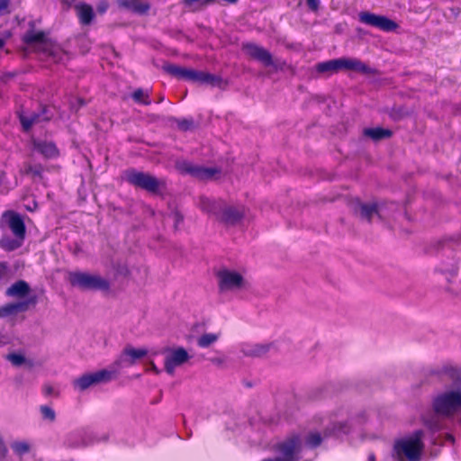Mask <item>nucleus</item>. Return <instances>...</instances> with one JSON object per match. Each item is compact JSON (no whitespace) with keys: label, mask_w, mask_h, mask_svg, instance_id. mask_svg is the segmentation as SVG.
Here are the masks:
<instances>
[{"label":"nucleus","mask_w":461,"mask_h":461,"mask_svg":"<svg viewBox=\"0 0 461 461\" xmlns=\"http://www.w3.org/2000/svg\"><path fill=\"white\" fill-rule=\"evenodd\" d=\"M321 443L319 432L293 434L275 446L276 456L263 461H312L308 453Z\"/></svg>","instance_id":"nucleus-1"},{"label":"nucleus","mask_w":461,"mask_h":461,"mask_svg":"<svg viewBox=\"0 0 461 461\" xmlns=\"http://www.w3.org/2000/svg\"><path fill=\"white\" fill-rule=\"evenodd\" d=\"M2 227L12 234H4L0 239V248L5 251L20 249L25 240L26 226L23 216L14 211H6L2 214Z\"/></svg>","instance_id":"nucleus-2"},{"label":"nucleus","mask_w":461,"mask_h":461,"mask_svg":"<svg viewBox=\"0 0 461 461\" xmlns=\"http://www.w3.org/2000/svg\"><path fill=\"white\" fill-rule=\"evenodd\" d=\"M423 436V431L419 429L395 440L393 461H420L424 449Z\"/></svg>","instance_id":"nucleus-3"},{"label":"nucleus","mask_w":461,"mask_h":461,"mask_svg":"<svg viewBox=\"0 0 461 461\" xmlns=\"http://www.w3.org/2000/svg\"><path fill=\"white\" fill-rule=\"evenodd\" d=\"M201 209L215 216V218L227 225H235L244 215L242 207L231 206L226 204L223 201H214L206 197L200 200Z\"/></svg>","instance_id":"nucleus-4"},{"label":"nucleus","mask_w":461,"mask_h":461,"mask_svg":"<svg viewBox=\"0 0 461 461\" xmlns=\"http://www.w3.org/2000/svg\"><path fill=\"white\" fill-rule=\"evenodd\" d=\"M24 41L56 63L63 62L67 57L60 46L46 39L43 32H28L24 36Z\"/></svg>","instance_id":"nucleus-5"},{"label":"nucleus","mask_w":461,"mask_h":461,"mask_svg":"<svg viewBox=\"0 0 461 461\" xmlns=\"http://www.w3.org/2000/svg\"><path fill=\"white\" fill-rule=\"evenodd\" d=\"M433 409L438 415L452 417L461 412V387L447 390L433 400Z\"/></svg>","instance_id":"nucleus-6"},{"label":"nucleus","mask_w":461,"mask_h":461,"mask_svg":"<svg viewBox=\"0 0 461 461\" xmlns=\"http://www.w3.org/2000/svg\"><path fill=\"white\" fill-rule=\"evenodd\" d=\"M164 70L178 79L193 83L207 84L212 86H216L220 83V78L218 77L202 70L187 68L174 64L165 65Z\"/></svg>","instance_id":"nucleus-7"},{"label":"nucleus","mask_w":461,"mask_h":461,"mask_svg":"<svg viewBox=\"0 0 461 461\" xmlns=\"http://www.w3.org/2000/svg\"><path fill=\"white\" fill-rule=\"evenodd\" d=\"M358 420L355 418L345 419L342 413L335 414L330 420L325 429V437H334L336 438L349 440L354 443L353 434Z\"/></svg>","instance_id":"nucleus-8"},{"label":"nucleus","mask_w":461,"mask_h":461,"mask_svg":"<svg viewBox=\"0 0 461 461\" xmlns=\"http://www.w3.org/2000/svg\"><path fill=\"white\" fill-rule=\"evenodd\" d=\"M124 177L125 180L132 185L152 194H158L165 186L163 180L158 179L148 173L136 171L134 169L126 171Z\"/></svg>","instance_id":"nucleus-9"},{"label":"nucleus","mask_w":461,"mask_h":461,"mask_svg":"<svg viewBox=\"0 0 461 461\" xmlns=\"http://www.w3.org/2000/svg\"><path fill=\"white\" fill-rule=\"evenodd\" d=\"M68 280L73 286H77L81 289H96L104 291L109 288V283L106 279L98 275L86 272H71L68 275Z\"/></svg>","instance_id":"nucleus-10"},{"label":"nucleus","mask_w":461,"mask_h":461,"mask_svg":"<svg viewBox=\"0 0 461 461\" xmlns=\"http://www.w3.org/2000/svg\"><path fill=\"white\" fill-rule=\"evenodd\" d=\"M176 166L181 172L189 174L200 180L216 179L221 174L217 167L194 165L188 161L178 162Z\"/></svg>","instance_id":"nucleus-11"},{"label":"nucleus","mask_w":461,"mask_h":461,"mask_svg":"<svg viewBox=\"0 0 461 461\" xmlns=\"http://www.w3.org/2000/svg\"><path fill=\"white\" fill-rule=\"evenodd\" d=\"M219 287L221 291H236L246 286L243 276L235 270L222 269L218 273Z\"/></svg>","instance_id":"nucleus-12"},{"label":"nucleus","mask_w":461,"mask_h":461,"mask_svg":"<svg viewBox=\"0 0 461 461\" xmlns=\"http://www.w3.org/2000/svg\"><path fill=\"white\" fill-rule=\"evenodd\" d=\"M113 372L100 370L94 373L85 374L73 381L75 390L83 392L93 385L111 380Z\"/></svg>","instance_id":"nucleus-13"},{"label":"nucleus","mask_w":461,"mask_h":461,"mask_svg":"<svg viewBox=\"0 0 461 461\" xmlns=\"http://www.w3.org/2000/svg\"><path fill=\"white\" fill-rule=\"evenodd\" d=\"M359 21L362 23L375 27L384 32H393L397 28V24L393 20L369 12H361L359 14Z\"/></svg>","instance_id":"nucleus-14"},{"label":"nucleus","mask_w":461,"mask_h":461,"mask_svg":"<svg viewBox=\"0 0 461 461\" xmlns=\"http://www.w3.org/2000/svg\"><path fill=\"white\" fill-rule=\"evenodd\" d=\"M148 355L149 350L146 348H135L131 346H127L122 350L115 364L120 367L130 366L134 365L137 360Z\"/></svg>","instance_id":"nucleus-15"},{"label":"nucleus","mask_w":461,"mask_h":461,"mask_svg":"<svg viewBox=\"0 0 461 461\" xmlns=\"http://www.w3.org/2000/svg\"><path fill=\"white\" fill-rule=\"evenodd\" d=\"M189 358L190 356L185 348H174L167 353L165 358V369L172 375L176 367L184 365Z\"/></svg>","instance_id":"nucleus-16"},{"label":"nucleus","mask_w":461,"mask_h":461,"mask_svg":"<svg viewBox=\"0 0 461 461\" xmlns=\"http://www.w3.org/2000/svg\"><path fill=\"white\" fill-rule=\"evenodd\" d=\"M32 443L28 440H14L10 447L18 461H41L32 452Z\"/></svg>","instance_id":"nucleus-17"},{"label":"nucleus","mask_w":461,"mask_h":461,"mask_svg":"<svg viewBox=\"0 0 461 461\" xmlns=\"http://www.w3.org/2000/svg\"><path fill=\"white\" fill-rule=\"evenodd\" d=\"M244 50L248 55L262 63L265 67L274 65L272 56L266 49L256 44L249 43L244 46Z\"/></svg>","instance_id":"nucleus-18"},{"label":"nucleus","mask_w":461,"mask_h":461,"mask_svg":"<svg viewBox=\"0 0 461 461\" xmlns=\"http://www.w3.org/2000/svg\"><path fill=\"white\" fill-rule=\"evenodd\" d=\"M32 150L40 153L45 158L53 159L59 157V152L56 145L51 141L32 139Z\"/></svg>","instance_id":"nucleus-19"},{"label":"nucleus","mask_w":461,"mask_h":461,"mask_svg":"<svg viewBox=\"0 0 461 461\" xmlns=\"http://www.w3.org/2000/svg\"><path fill=\"white\" fill-rule=\"evenodd\" d=\"M339 59V71H354L360 73H368L369 68L360 59L356 58H340Z\"/></svg>","instance_id":"nucleus-20"},{"label":"nucleus","mask_w":461,"mask_h":461,"mask_svg":"<svg viewBox=\"0 0 461 461\" xmlns=\"http://www.w3.org/2000/svg\"><path fill=\"white\" fill-rule=\"evenodd\" d=\"M77 14L83 24H89L94 18V11L91 5L78 3L75 5Z\"/></svg>","instance_id":"nucleus-21"},{"label":"nucleus","mask_w":461,"mask_h":461,"mask_svg":"<svg viewBox=\"0 0 461 461\" xmlns=\"http://www.w3.org/2000/svg\"><path fill=\"white\" fill-rule=\"evenodd\" d=\"M6 360H8L14 366H26L28 367H32L33 366V361L25 357V354L22 351H14L5 356Z\"/></svg>","instance_id":"nucleus-22"},{"label":"nucleus","mask_w":461,"mask_h":461,"mask_svg":"<svg viewBox=\"0 0 461 461\" xmlns=\"http://www.w3.org/2000/svg\"><path fill=\"white\" fill-rule=\"evenodd\" d=\"M118 4L139 14H145L149 9V4L143 0H118Z\"/></svg>","instance_id":"nucleus-23"},{"label":"nucleus","mask_w":461,"mask_h":461,"mask_svg":"<svg viewBox=\"0 0 461 461\" xmlns=\"http://www.w3.org/2000/svg\"><path fill=\"white\" fill-rule=\"evenodd\" d=\"M269 349V346L259 344H243L241 351L245 356L249 357H261L265 355Z\"/></svg>","instance_id":"nucleus-24"},{"label":"nucleus","mask_w":461,"mask_h":461,"mask_svg":"<svg viewBox=\"0 0 461 461\" xmlns=\"http://www.w3.org/2000/svg\"><path fill=\"white\" fill-rule=\"evenodd\" d=\"M315 69L318 73L321 74H333L339 71V59H330L324 62H320L316 64Z\"/></svg>","instance_id":"nucleus-25"},{"label":"nucleus","mask_w":461,"mask_h":461,"mask_svg":"<svg viewBox=\"0 0 461 461\" xmlns=\"http://www.w3.org/2000/svg\"><path fill=\"white\" fill-rule=\"evenodd\" d=\"M359 209L361 216L367 221H371L374 215L381 217V211L376 203H360Z\"/></svg>","instance_id":"nucleus-26"},{"label":"nucleus","mask_w":461,"mask_h":461,"mask_svg":"<svg viewBox=\"0 0 461 461\" xmlns=\"http://www.w3.org/2000/svg\"><path fill=\"white\" fill-rule=\"evenodd\" d=\"M29 285L24 281H18L12 285L6 291L7 295L23 297L29 293Z\"/></svg>","instance_id":"nucleus-27"},{"label":"nucleus","mask_w":461,"mask_h":461,"mask_svg":"<svg viewBox=\"0 0 461 461\" xmlns=\"http://www.w3.org/2000/svg\"><path fill=\"white\" fill-rule=\"evenodd\" d=\"M50 117L44 114H32L30 117L21 114L20 121L25 131H28L32 125L41 122L42 120H49Z\"/></svg>","instance_id":"nucleus-28"},{"label":"nucleus","mask_w":461,"mask_h":461,"mask_svg":"<svg viewBox=\"0 0 461 461\" xmlns=\"http://www.w3.org/2000/svg\"><path fill=\"white\" fill-rule=\"evenodd\" d=\"M220 338L219 333H205L203 334L198 339H197V345L200 348H208L212 344L215 343Z\"/></svg>","instance_id":"nucleus-29"},{"label":"nucleus","mask_w":461,"mask_h":461,"mask_svg":"<svg viewBox=\"0 0 461 461\" xmlns=\"http://www.w3.org/2000/svg\"><path fill=\"white\" fill-rule=\"evenodd\" d=\"M364 133L366 136H368L373 140H381L391 135V131L389 130H384L382 128L366 129Z\"/></svg>","instance_id":"nucleus-30"},{"label":"nucleus","mask_w":461,"mask_h":461,"mask_svg":"<svg viewBox=\"0 0 461 461\" xmlns=\"http://www.w3.org/2000/svg\"><path fill=\"white\" fill-rule=\"evenodd\" d=\"M26 309V304L23 303H10L0 310V314L5 316L8 314L14 313L18 311H23Z\"/></svg>","instance_id":"nucleus-31"},{"label":"nucleus","mask_w":461,"mask_h":461,"mask_svg":"<svg viewBox=\"0 0 461 461\" xmlns=\"http://www.w3.org/2000/svg\"><path fill=\"white\" fill-rule=\"evenodd\" d=\"M149 92L142 89H137L132 94V98L135 102L142 104H149Z\"/></svg>","instance_id":"nucleus-32"},{"label":"nucleus","mask_w":461,"mask_h":461,"mask_svg":"<svg viewBox=\"0 0 461 461\" xmlns=\"http://www.w3.org/2000/svg\"><path fill=\"white\" fill-rule=\"evenodd\" d=\"M190 7H203L214 3V0H183Z\"/></svg>","instance_id":"nucleus-33"},{"label":"nucleus","mask_w":461,"mask_h":461,"mask_svg":"<svg viewBox=\"0 0 461 461\" xmlns=\"http://www.w3.org/2000/svg\"><path fill=\"white\" fill-rule=\"evenodd\" d=\"M41 412L45 420H53L55 419V411L49 406H41Z\"/></svg>","instance_id":"nucleus-34"},{"label":"nucleus","mask_w":461,"mask_h":461,"mask_svg":"<svg viewBox=\"0 0 461 461\" xmlns=\"http://www.w3.org/2000/svg\"><path fill=\"white\" fill-rule=\"evenodd\" d=\"M9 278V268L6 263L0 262V284Z\"/></svg>","instance_id":"nucleus-35"},{"label":"nucleus","mask_w":461,"mask_h":461,"mask_svg":"<svg viewBox=\"0 0 461 461\" xmlns=\"http://www.w3.org/2000/svg\"><path fill=\"white\" fill-rule=\"evenodd\" d=\"M8 454L7 447L0 435V461H5Z\"/></svg>","instance_id":"nucleus-36"},{"label":"nucleus","mask_w":461,"mask_h":461,"mask_svg":"<svg viewBox=\"0 0 461 461\" xmlns=\"http://www.w3.org/2000/svg\"><path fill=\"white\" fill-rule=\"evenodd\" d=\"M424 424L429 427L430 429L438 430L439 429V425L438 423V418H432V420H424Z\"/></svg>","instance_id":"nucleus-37"},{"label":"nucleus","mask_w":461,"mask_h":461,"mask_svg":"<svg viewBox=\"0 0 461 461\" xmlns=\"http://www.w3.org/2000/svg\"><path fill=\"white\" fill-rule=\"evenodd\" d=\"M9 0H0V15L8 13Z\"/></svg>","instance_id":"nucleus-38"},{"label":"nucleus","mask_w":461,"mask_h":461,"mask_svg":"<svg viewBox=\"0 0 461 461\" xmlns=\"http://www.w3.org/2000/svg\"><path fill=\"white\" fill-rule=\"evenodd\" d=\"M108 9V3L106 0H100L97 5V11L101 14H104Z\"/></svg>","instance_id":"nucleus-39"},{"label":"nucleus","mask_w":461,"mask_h":461,"mask_svg":"<svg viewBox=\"0 0 461 461\" xmlns=\"http://www.w3.org/2000/svg\"><path fill=\"white\" fill-rule=\"evenodd\" d=\"M193 124V122L192 121H188V120H182L178 122V126L179 128L183 129V130H187L189 129Z\"/></svg>","instance_id":"nucleus-40"},{"label":"nucleus","mask_w":461,"mask_h":461,"mask_svg":"<svg viewBox=\"0 0 461 461\" xmlns=\"http://www.w3.org/2000/svg\"><path fill=\"white\" fill-rule=\"evenodd\" d=\"M309 8L315 11L317 10L320 1L319 0H306Z\"/></svg>","instance_id":"nucleus-41"},{"label":"nucleus","mask_w":461,"mask_h":461,"mask_svg":"<svg viewBox=\"0 0 461 461\" xmlns=\"http://www.w3.org/2000/svg\"><path fill=\"white\" fill-rule=\"evenodd\" d=\"M174 221H175V226L177 227L179 222L182 221V216L179 214V212L174 213Z\"/></svg>","instance_id":"nucleus-42"},{"label":"nucleus","mask_w":461,"mask_h":461,"mask_svg":"<svg viewBox=\"0 0 461 461\" xmlns=\"http://www.w3.org/2000/svg\"><path fill=\"white\" fill-rule=\"evenodd\" d=\"M149 369L157 374L159 373V370L158 369V367L156 366V365L153 362L150 363Z\"/></svg>","instance_id":"nucleus-43"},{"label":"nucleus","mask_w":461,"mask_h":461,"mask_svg":"<svg viewBox=\"0 0 461 461\" xmlns=\"http://www.w3.org/2000/svg\"><path fill=\"white\" fill-rule=\"evenodd\" d=\"M368 461H375V457L373 454L369 455Z\"/></svg>","instance_id":"nucleus-44"},{"label":"nucleus","mask_w":461,"mask_h":461,"mask_svg":"<svg viewBox=\"0 0 461 461\" xmlns=\"http://www.w3.org/2000/svg\"><path fill=\"white\" fill-rule=\"evenodd\" d=\"M4 45V41L0 38V49L3 47Z\"/></svg>","instance_id":"nucleus-45"},{"label":"nucleus","mask_w":461,"mask_h":461,"mask_svg":"<svg viewBox=\"0 0 461 461\" xmlns=\"http://www.w3.org/2000/svg\"><path fill=\"white\" fill-rule=\"evenodd\" d=\"M45 390H46V393H48V394H49V393H50V388L46 387V389H45Z\"/></svg>","instance_id":"nucleus-46"},{"label":"nucleus","mask_w":461,"mask_h":461,"mask_svg":"<svg viewBox=\"0 0 461 461\" xmlns=\"http://www.w3.org/2000/svg\"><path fill=\"white\" fill-rule=\"evenodd\" d=\"M447 438H448V439H449V440H451V441H453V440H454V438H453V437H452L451 435H448V436H447Z\"/></svg>","instance_id":"nucleus-47"}]
</instances>
